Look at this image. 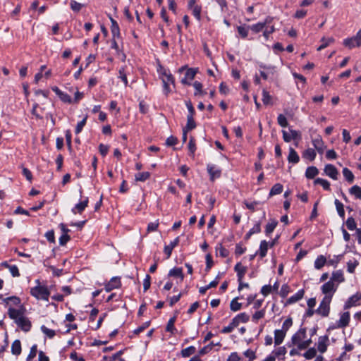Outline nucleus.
Returning a JSON list of instances; mask_svg holds the SVG:
<instances>
[{
  "mask_svg": "<svg viewBox=\"0 0 361 361\" xmlns=\"http://www.w3.org/2000/svg\"><path fill=\"white\" fill-rule=\"evenodd\" d=\"M151 176V173L148 171L140 172L135 175V181L145 182L149 179Z\"/></svg>",
  "mask_w": 361,
  "mask_h": 361,
  "instance_id": "nucleus-36",
  "label": "nucleus"
},
{
  "mask_svg": "<svg viewBox=\"0 0 361 361\" xmlns=\"http://www.w3.org/2000/svg\"><path fill=\"white\" fill-rule=\"evenodd\" d=\"M290 292V286L288 284L285 283V284L282 285L280 292H279V295L281 298H285L288 296V295L289 294Z\"/></svg>",
  "mask_w": 361,
  "mask_h": 361,
  "instance_id": "nucleus-53",
  "label": "nucleus"
},
{
  "mask_svg": "<svg viewBox=\"0 0 361 361\" xmlns=\"http://www.w3.org/2000/svg\"><path fill=\"white\" fill-rule=\"evenodd\" d=\"M8 315L10 319H13L16 322V320L24 315V308L15 309L10 307L8 310Z\"/></svg>",
  "mask_w": 361,
  "mask_h": 361,
  "instance_id": "nucleus-11",
  "label": "nucleus"
},
{
  "mask_svg": "<svg viewBox=\"0 0 361 361\" xmlns=\"http://www.w3.org/2000/svg\"><path fill=\"white\" fill-rule=\"evenodd\" d=\"M324 173L326 176L334 180L338 179V171L335 166L331 164H328L324 167Z\"/></svg>",
  "mask_w": 361,
  "mask_h": 361,
  "instance_id": "nucleus-12",
  "label": "nucleus"
},
{
  "mask_svg": "<svg viewBox=\"0 0 361 361\" xmlns=\"http://www.w3.org/2000/svg\"><path fill=\"white\" fill-rule=\"evenodd\" d=\"M249 29V26L246 25H240L237 27L238 34L244 39L247 37Z\"/></svg>",
  "mask_w": 361,
  "mask_h": 361,
  "instance_id": "nucleus-48",
  "label": "nucleus"
},
{
  "mask_svg": "<svg viewBox=\"0 0 361 361\" xmlns=\"http://www.w3.org/2000/svg\"><path fill=\"white\" fill-rule=\"evenodd\" d=\"M316 354H317L316 349L314 348H310L303 354V356L307 360H311L316 356Z\"/></svg>",
  "mask_w": 361,
  "mask_h": 361,
  "instance_id": "nucleus-56",
  "label": "nucleus"
},
{
  "mask_svg": "<svg viewBox=\"0 0 361 361\" xmlns=\"http://www.w3.org/2000/svg\"><path fill=\"white\" fill-rule=\"evenodd\" d=\"M350 317L349 312H345L341 314L339 320L337 322L338 328H345L348 326L350 322Z\"/></svg>",
  "mask_w": 361,
  "mask_h": 361,
  "instance_id": "nucleus-15",
  "label": "nucleus"
},
{
  "mask_svg": "<svg viewBox=\"0 0 361 361\" xmlns=\"http://www.w3.org/2000/svg\"><path fill=\"white\" fill-rule=\"evenodd\" d=\"M269 247V245L267 240H263L260 242L259 248L257 252L261 259L264 258L267 255Z\"/></svg>",
  "mask_w": 361,
  "mask_h": 361,
  "instance_id": "nucleus-22",
  "label": "nucleus"
},
{
  "mask_svg": "<svg viewBox=\"0 0 361 361\" xmlns=\"http://www.w3.org/2000/svg\"><path fill=\"white\" fill-rule=\"evenodd\" d=\"M218 345L220 346L221 343L219 342L214 343V342H211L209 344L204 346L202 349L199 351L200 355H204L205 354L209 353L213 348L214 346Z\"/></svg>",
  "mask_w": 361,
  "mask_h": 361,
  "instance_id": "nucleus-34",
  "label": "nucleus"
},
{
  "mask_svg": "<svg viewBox=\"0 0 361 361\" xmlns=\"http://www.w3.org/2000/svg\"><path fill=\"white\" fill-rule=\"evenodd\" d=\"M312 143L319 154H322L324 152L326 146L324 145V143L320 136L313 139L312 140Z\"/></svg>",
  "mask_w": 361,
  "mask_h": 361,
  "instance_id": "nucleus-19",
  "label": "nucleus"
},
{
  "mask_svg": "<svg viewBox=\"0 0 361 361\" xmlns=\"http://www.w3.org/2000/svg\"><path fill=\"white\" fill-rule=\"evenodd\" d=\"M188 149L190 152V155L192 157L195 154V152L196 151V145H195V140L193 137H191L188 143Z\"/></svg>",
  "mask_w": 361,
  "mask_h": 361,
  "instance_id": "nucleus-60",
  "label": "nucleus"
},
{
  "mask_svg": "<svg viewBox=\"0 0 361 361\" xmlns=\"http://www.w3.org/2000/svg\"><path fill=\"white\" fill-rule=\"evenodd\" d=\"M288 161L289 163L297 164L300 161V157L296 151L292 148H289V154L288 156Z\"/></svg>",
  "mask_w": 361,
  "mask_h": 361,
  "instance_id": "nucleus-26",
  "label": "nucleus"
},
{
  "mask_svg": "<svg viewBox=\"0 0 361 361\" xmlns=\"http://www.w3.org/2000/svg\"><path fill=\"white\" fill-rule=\"evenodd\" d=\"M350 195H354L357 199H361V188L358 185H353L349 189Z\"/></svg>",
  "mask_w": 361,
  "mask_h": 361,
  "instance_id": "nucleus-45",
  "label": "nucleus"
},
{
  "mask_svg": "<svg viewBox=\"0 0 361 361\" xmlns=\"http://www.w3.org/2000/svg\"><path fill=\"white\" fill-rule=\"evenodd\" d=\"M180 243V237H176L169 245H165L164 248V252L166 255V258L169 259L172 253V251L175 247H176Z\"/></svg>",
  "mask_w": 361,
  "mask_h": 361,
  "instance_id": "nucleus-14",
  "label": "nucleus"
},
{
  "mask_svg": "<svg viewBox=\"0 0 361 361\" xmlns=\"http://www.w3.org/2000/svg\"><path fill=\"white\" fill-rule=\"evenodd\" d=\"M89 200L88 197H86L84 200L76 204L73 208H72L71 212L73 214H82V212L85 209V208L88 206Z\"/></svg>",
  "mask_w": 361,
  "mask_h": 361,
  "instance_id": "nucleus-16",
  "label": "nucleus"
},
{
  "mask_svg": "<svg viewBox=\"0 0 361 361\" xmlns=\"http://www.w3.org/2000/svg\"><path fill=\"white\" fill-rule=\"evenodd\" d=\"M195 91V96H197L199 94L204 95L206 94V92L202 90L203 85L199 81H195L192 84Z\"/></svg>",
  "mask_w": 361,
  "mask_h": 361,
  "instance_id": "nucleus-40",
  "label": "nucleus"
},
{
  "mask_svg": "<svg viewBox=\"0 0 361 361\" xmlns=\"http://www.w3.org/2000/svg\"><path fill=\"white\" fill-rule=\"evenodd\" d=\"M286 335L284 331L281 329H276L274 331V344L279 345L283 341V339Z\"/></svg>",
  "mask_w": 361,
  "mask_h": 361,
  "instance_id": "nucleus-21",
  "label": "nucleus"
},
{
  "mask_svg": "<svg viewBox=\"0 0 361 361\" xmlns=\"http://www.w3.org/2000/svg\"><path fill=\"white\" fill-rule=\"evenodd\" d=\"M334 204L339 216L342 219H345V210L344 206L342 202H341L338 200L336 199L334 201Z\"/></svg>",
  "mask_w": 361,
  "mask_h": 361,
  "instance_id": "nucleus-37",
  "label": "nucleus"
},
{
  "mask_svg": "<svg viewBox=\"0 0 361 361\" xmlns=\"http://www.w3.org/2000/svg\"><path fill=\"white\" fill-rule=\"evenodd\" d=\"M111 31L113 35V38L120 37V28L118 23L112 18H111Z\"/></svg>",
  "mask_w": 361,
  "mask_h": 361,
  "instance_id": "nucleus-28",
  "label": "nucleus"
},
{
  "mask_svg": "<svg viewBox=\"0 0 361 361\" xmlns=\"http://www.w3.org/2000/svg\"><path fill=\"white\" fill-rule=\"evenodd\" d=\"M305 294V290L303 289L299 290L295 295L290 297L286 302L285 305H288L293 304L299 300H300Z\"/></svg>",
  "mask_w": 361,
  "mask_h": 361,
  "instance_id": "nucleus-18",
  "label": "nucleus"
},
{
  "mask_svg": "<svg viewBox=\"0 0 361 361\" xmlns=\"http://www.w3.org/2000/svg\"><path fill=\"white\" fill-rule=\"evenodd\" d=\"M207 170L212 181L219 178L221 175V170L214 164H208L207 165Z\"/></svg>",
  "mask_w": 361,
  "mask_h": 361,
  "instance_id": "nucleus-9",
  "label": "nucleus"
},
{
  "mask_svg": "<svg viewBox=\"0 0 361 361\" xmlns=\"http://www.w3.org/2000/svg\"><path fill=\"white\" fill-rule=\"evenodd\" d=\"M343 44L350 49L356 47H361V29L357 32L355 36L345 39Z\"/></svg>",
  "mask_w": 361,
  "mask_h": 361,
  "instance_id": "nucleus-4",
  "label": "nucleus"
},
{
  "mask_svg": "<svg viewBox=\"0 0 361 361\" xmlns=\"http://www.w3.org/2000/svg\"><path fill=\"white\" fill-rule=\"evenodd\" d=\"M287 350H286V348L283 346V347H279L276 350H275L274 351H273V354L272 355L273 356H274V357H279L280 356H283L286 355Z\"/></svg>",
  "mask_w": 361,
  "mask_h": 361,
  "instance_id": "nucleus-61",
  "label": "nucleus"
},
{
  "mask_svg": "<svg viewBox=\"0 0 361 361\" xmlns=\"http://www.w3.org/2000/svg\"><path fill=\"white\" fill-rule=\"evenodd\" d=\"M271 20V16H267L263 22H259L256 24L249 26L250 29L255 33H259L264 30L266 24L270 23Z\"/></svg>",
  "mask_w": 361,
  "mask_h": 361,
  "instance_id": "nucleus-10",
  "label": "nucleus"
},
{
  "mask_svg": "<svg viewBox=\"0 0 361 361\" xmlns=\"http://www.w3.org/2000/svg\"><path fill=\"white\" fill-rule=\"evenodd\" d=\"M161 71L160 73L162 75L161 80L163 82V92L164 94L168 97L169 93L171 92L169 84H172L175 86V80L173 75L169 71H167L162 67H161Z\"/></svg>",
  "mask_w": 361,
  "mask_h": 361,
  "instance_id": "nucleus-2",
  "label": "nucleus"
},
{
  "mask_svg": "<svg viewBox=\"0 0 361 361\" xmlns=\"http://www.w3.org/2000/svg\"><path fill=\"white\" fill-rule=\"evenodd\" d=\"M343 175L345 177V180L349 183H353L354 180V175L352 171L348 168H344L343 169Z\"/></svg>",
  "mask_w": 361,
  "mask_h": 361,
  "instance_id": "nucleus-47",
  "label": "nucleus"
},
{
  "mask_svg": "<svg viewBox=\"0 0 361 361\" xmlns=\"http://www.w3.org/2000/svg\"><path fill=\"white\" fill-rule=\"evenodd\" d=\"M168 276L170 277H178L180 278L181 280H183L184 279V274L183 273V269L181 267H174L171 269L169 271Z\"/></svg>",
  "mask_w": 361,
  "mask_h": 361,
  "instance_id": "nucleus-27",
  "label": "nucleus"
},
{
  "mask_svg": "<svg viewBox=\"0 0 361 361\" xmlns=\"http://www.w3.org/2000/svg\"><path fill=\"white\" fill-rule=\"evenodd\" d=\"M192 13L194 17L200 21L201 20V12H202V6L200 5H196L192 9Z\"/></svg>",
  "mask_w": 361,
  "mask_h": 361,
  "instance_id": "nucleus-52",
  "label": "nucleus"
},
{
  "mask_svg": "<svg viewBox=\"0 0 361 361\" xmlns=\"http://www.w3.org/2000/svg\"><path fill=\"white\" fill-rule=\"evenodd\" d=\"M334 42V39L333 37H329V38L322 37L321 39L322 44L317 48V51H321V50L325 49L326 47H327L329 44H331Z\"/></svg>",
  "mask_w": 361,
  "mask_h": 361,
  "instance_id": "nucleus-43",
  "label": "nucleus"
},
{
  "mask_svg": "<svg viewBox=\"0 0 361 361\" xmlns=\"http://www.w3.org/2000/svg\"><path fill=\"white\" fill-rule=\"evenodd\" d=\"M329 342V336L327 335L320 336L317 343V349L321 353H324L326 351L327 345Z\"/></svg>",
  "mask_w": 361,
  "mask_h": 361,
  "instance_id": "nucleus-17",
  "label": "nucleus"
},
{
  "mask_svg": "<svg viewBox=\"0 0 361 361\" xmlns=\"http://www.w3.org/2000/svg\"><path fill=\"white\" fill-rule=\"evenodd\" d=\"M361 300V294L357 293L350 296L345 302L344 309L348 310L353 306H356L357 303Z\"/></svg>",
  "mask_w": 361,
  "mask_h": 361,
  "instance_id": "nucleus-13",
  "label": "nucleus"
},
{
  "mask_svg": "<svg viewBox=\"0 0 361 361\" xmlns=\"http://www.w3.org/2000/svg\"><path fill=\"white\" fill-rule=\"evenodd\" d=\"M338 285H335L334 282L329 280L322 286L321 290L322 293L325 295H331L333 296L334 293L336 291Z\"/></svg>",
  "mask_w": 361,
  "mask_h": 361,
  "instance_id": "nucleus-6",
  "label": "nucleus"
},
{
  "mask_svg": "<svg viewBox=\"0 0 361 361\" xmlns=\"http://www.w3.org/2000/svg\"><path fill=\"white\" fill-rule=\"evenodd\" d=\"M196 351V348L195 346H189L186 348H184L181 350L180 354L183 357H190L191 355L194 354Z\"/></svg>",
  "mask_w": 361,
  "mask_h": 361,
  "instance_id": "nucleus-44",
  "label": "nucleus"
},
{
  "mask_svg": "<svg viewBox=\"0 0 361 361\" xmlns=\"http://www.w3.org/2000/svg\"><path fill=\"white\" fill-rule=\"evenodd\" d=\"M316 155H317V154L314 149L308 148L304 151L302 157L305 159H309L310 161H313V160H314Z\"/></svg>",
  "mask_w": 361,
  "mask_h": 361,
  "instance_id": "nucleus-38",
  "label": "nucleus"
},
{
  "mask_svg": "<svg viewBox=\"0 0 361 361\" xmlns=\"http://www.w3.org/2000/svg\"><path fill=\"white\" fill-rule=\"evenodd\" d=\"M314 183L315 185H317V184L321 185L322 186V188H324V190H327V191L331 190L330 183L327 180H325V179H323L321 178H317L314 180Z\"/></svg>",
  "mask_w": 361,
  "mask_h": 361,
  "instance_id": "nucleus-39",
  "label": "nucleus"
},
{
  "mask_svg": "<svg viewBox=\"0 0 361 361\" xmlns=\"http://www.w3.org/2000/svg\"><path fill=\"white\" fill-rule=\"evenodd\" d=\"M238 326V323L237 322V319H235L234 318L232 319L230 324L227 326H224L221 332L222 334H228L233 331V330Z\"/></svg>",
  "mask_w": 361,
  "mask_h": 361,
  "instance_id": "nucleus-33",
  "label": "nucleus"
},
{
  "mask_svg": "<svg viewBox=\"0 0 361 361\" xmlns=\"http://www.w3.org/2000/svg\"><path fill=\"white\" fill-rule=\"evenodd\" d=\"M125 67L123 66L121 67L119 71H118V78H121V80L123 82L125 86L126 87L128 84V78H127V75L126 73V70H125Z\"/></svg>",
  "mask_w": 361,
  "mask_h": 361,
  "instance_id": "nucleus-54",
  "label": "nucleus"
},
{
  "mask_svg": "<svg viewBox=\"0 0 361 361\" xmlns=\"http://www.w3.org/2000/svg\"><path fill=\"white\" fill-rule=\"evenodd\" d=\"M70 6L74 12H79L83 7V4L78 3L75 0H71L70 3Z\"/></svg>",
  "mask_w": 361,
  "mask_h": 361,
  "instance_id": "nucleus-59",
  "label": "nucleus"
},
{
  "mask_svg": "<svg viewBox=\"0 0 361 361\" xmlns=\"http://www.w3.org/2000/svg\"><path fill=\"white\" fill-rule=\"evenodd\" d=\"M277 121L279 125L283 128H286L288 125L287 118L283 114H279L278 116Z\"/></svg>",
  "mask_w": 361,
  "mask_h": 361,
  "instance_id": "nucleus-62",
  "label": "nucleus"
},
{
  "mask_svg": "<svg viewBox=\"0 0 361 361\" xmlns=\"http://www.w3.org/2000/svg\"><path fill=\"white\" fill-rule=\"evenodd\" d=\"M35 283H37V286L30 288V295L37 300L48 301L50 295V291L47 286H42L39 279H37Z\"/></svg>",
  "mask_w": 361,
  "mask_h": 361,
  "instance_id": "nucleus-1",
  "label": "nucleus"
},
{
  "mask_svg": "<svg viewBox=\"0 0 361 361\" xmlns=\"http://www.w3.org/2000/svg\"><path fill=\"white\" fill-rule=\"evenodd\" d=\"M17 326L23 331L28 332L30 331L32 327V323L30 319L24 315L19 318L15 322Z\"/></svg>",
  "mask_w": 361,
  "mask_h": 361,
  "instance_id": "nucleus-7",
  "label": "nucleus"
},
{
  "mask_svg": "<svg viewBox=\"0 0 361 361\" xmlns=\"http://www.w3.org/2000/svg\"><path fill=\"white\" fill-rule=\"evenodd\" d=\"M332 295H325L321 301L319 307L315 310V312L322 317H327L330 312V303L331 302Z\"/></svg>",
  "mask_w": 361,
  "mask_h": 361,
  "instance_id": "nucleus-3",
  "label": "nucleus"
},
{
  "mask_svg": "<svg viewBox=\"0 0 361 361\" xmlns=\"http://www.w3.org/2000/svg\"><path fill=\"white\" fill-rule=\"evenodd\" d=\"M213 264H214V262H213V259H212V257L211 254L209 253V254H207L206 255V268H205V271L206 272L209 271V270L212 267Z\"/></svg>",
  "mask_w": 361,
  "mask_h": 361,
  "instance_id": "nucleus-64",
  "label": "nucleus"
},
{
  "mask_svg": "<svg viewBox=\"0 0 361 361\" xmlns=\"http://www.w3.org/2000/svg\"><path fill=\"white\" fill-rule=\"evenodd\" d=\"M330 280L334 283L338 282L339 283L343 282L345 281V278L343 276V274L342 271L338 270V271H334L332 273V276H331Z\"/></svg>",
  "mask_w": 361,
  "mask_h": 361,
  "instance_id": "nucleus-29",
  "label": "nucleus"
},
{
  "mask_svg": "<svg viewBox=\"0 0 361 361\" xmlns=\"http://www.w3.org/2000/svg\"><path fill=\"white\" fill-rule=\"evenodd\" d=\"M319 173V170L315 166H309L305 171V176L308 179L314 178Z\"/></svg>",
  "mask_w": 361,
  "mask_h": 361,
  "instance_id": "nucleus-32",
  "label": "nucleus"
},
{
  "mask_svg": "<svg viewBox=\"0 0 361 361\" xmlns=\"http://www.w3.org/2000/svg\"><path fill=\"white\" fill-rule=\"evenodd\" d=\"M306 337V329L301 328L295 334H294L291 338V343H288V347L296 345L298 346L299 343L302 342V340Z\"/></svg>",
  "mask_w": 361,
  "mask_h": 361,
  "instance_id": "nucleus-5",
  "label": "nucleus"
},
{
  "mask_svg": "<svg viewBox=\"0 0 361 361\" xmlns=\"http://www.w3.org/2000/svg\"><path fill=\"white\" fill-rule=\"evenodd\" d=\"M176 320V316H173V317H171L169 319V321L167 322V324H166V331L167 332H170L173 335H174V334H176L177 333V329H176V328L174 326Z\"/></svg>",
  "mask_w": 361,
  "mask_h": 361,
  "instance_id": "nucleus-24",
  "label": "nucleus"
},
{
  "mask_svg": "<svg viewBox=\"0 0 361 361\" xmlns=\"http://www.w3.org/2000/svg\"><path fill=\"white\" fill-rule=\"evenodd\" d=\"M262 102L265 105H268L271 104V96L269 94V92L265 90L262 91Z\"/></svg>",
  "mask_w": 361,
  "mask_h": 361,
  "instance_id": "nucleus-57",
  "label": "nucleus"
},
{
  "mask_svg": "<svg viewBox=\"0 0 361 361\" xmlns=\"http://www.w3.org/2000/svg\"><path fill=\"white\" fill-rule=\"evenodd\" d=\"M185 69H186V72L185 73V77L188 78L189 80H192L195 78V76L197 73V71L192 68H187V66H182L179 69V71L182 72Z\"/></svg>",
  "mask_w": 361,
  "mask_h": 361,
  "instance_id": "nucleus-31",
  "label": "nucleus"
},
{
  "mask_svg": "<svg viewBox=\"0 0 361 361\" xmlns=\"http://www.w3.org/2000/svg\"><path fill=\"white\" fill-rule=\"evenodd\" d=\"M59 97L64 103H67V104H72L73 103V99L71 97V96L69 94H68L67 93L64 92H62L60 94V95L59 96Z\"/></svg>",
  "mask_w": 361,
  "mask_h": 361,
  "instance_id": "nucleus-63",
  "label": "nucleus"
},
{
  "mask_svg": "<svg viewBox=\"0 0 361 361\" xmlns=\"http://www.w3.org/2000/svg\"><path fill=\"white\" fill-rule=\"evenodd\" d=\"M278 225V221L276 219H270L268 224L265 226V234L267 236H269L271 233L274 231Z\"/></svg>",
  "mask_w": 361,
  "mask_h": 361,
  "instance_id": "nucleus-23",
  "label": "nucleus"
},
{
  "mask_svg": "<svg viewBox=\"0 0 361 361\" xmlns=\"http://www.w3.org/2000/svg\"><path fill=\"white\" fill-rule=\"evenodd\" d=\"M238 298H233L230 303V308L233 312L240 310L242 307V304L238 302Z\"/></svg>",
  "mask_w": 361,
  "mask_h": 361,
  "instance_id": "nucleus-49",
  "label": "nucleus"
},
{
  "mask_svg": "<svg viewBox=\"0 0 361 361\" xmlns=\"http://www.w3.org/2000/svg\"><path fill=\"white\" fill-rule=\"evenodd\" d=\"M265 315V310L262 309L261 310L257 311L252 317V322L257 323L259 319L263 318Z\"/></svg>",
  "mask_w": 361,
  "mask_h": 361,
  "instance_id": "nucleus-55",
  "label": "nucleus"
},
{
  "mask_svg": "<svg viewBox=\"0 0 361 361\" xmlns=\"http://www.w3.org/2000/svg\"><path fill=\"white\" fill-rule=\"evenodd\" d=\"M40 329L42 333L45 334L49 338H53L56 335L54 330L50 329L44 325H42Z\"/></svg>",
  "mask_w": 361,
  "mask_h": 361,
  "instance_id": "nucleus-50",
  "label": "nucleus"
},
{
  "mask_svg": "<svg viewBox=\"0 0 361 361\" xmlns=\"http://www.w3.org/2000/svg\"><path fill=\"white\" fill-rule=\"evenodd\" d=\"M273 21H274V18L271 17V20L270 23L266 24V26L264 28V30L263 32V36L267 39L269 38V35L271 34H272L273 32H274V31H275V27H274V25L273 23Z\"/></svg>",
  "mask_w": 361,
  "mask_h": 361,
  "instance_id": "nucleus-25",
  "label": "nucleus"
},
{
  "mask_svg": "<svg viewBox=\"0 0 361 361\" xmlns=\"http://www.w3.org/2000/svg\"><path fill=\"white\" fill-rule=\"evenodd\" d=\"M21 343L18 339L15 340L11 345V353L14 355H19L21 353Z\"/></svg>",
  "mask_w": 361,
  "mask_h": 361,
  "instance_id": "nucleus-30",
  "label": "nucleus"
},
{
  "mask_svg": "<svg viewBox=\"0 0 361 361\" xmlns=\"http://www.w3.org/2000/svg\"><path fill=\"white\" fill-rule=\"evenodd\" d=\"M345 225L348 230L353 231L356 230V222L355 221V219L353 216H350L345 221Z\"/></svg>",
  "mask_w": 361,
  "mask_h": 361,
  "instance_id": "nucleus-51",
  "label": "nucleus"
},
{
  "mask_svg": "<svg viewBox=\"0 0 361 361\" xmlns=\"http://www.w3.org/2000/svg\"><path fill=\"white\" fill-rule=\"evenodd\" d=\"M326 262V259L323 255H319L314 261V268L317 269H322Z\"/></svg>",
  "mask_w": 361,
  "mask_h": 361,
  "instance_id": "nucleus-41",
  "label": "nucleus"
},
{
  "mask_svg": "<svg viewBox=\"0 0 361 361\" xmlns=\"http://www.w3.org/2000/svg\"><path fill=\"white\" fill-rule=\"evenodd\" d=\"M234 270L237 273L238 281H242L247 271V267L238 262L234 267Z\"/></svg>",
  "mask_w": 361,
  "mask_h": 361,
  "instance_id": "nucleus-20",
  "label": "nucleus"
},
{
  "mask_svg": "<svg viewBox=\"0 0 361 361\" xmlns=\"http://www.w3.org/2000/svg\"><path fill=\"white\" fill-rule=\"evenodd\" d=\"M195 128L196 123L193 117H191V116H187V124L183 129L185 130V131H190Z\"/></svg>",
  "mask_w": 361,
  "mask_h": 361,
  "instance_id": "nucleus-42",
  "label": "nucleus"
},
{
  "mask_svg": "<svg viewBox=\"0 0 361 361\" xmlns=\"http://www.w3.org/2000/svg\"><path fill=\"white\" fill-rule=\"evenodd\" d=\"M121 286V278L118 276H114L112 277L111 280L105 284L104 289L106 292H110L114 289L120 288Z\"/></svg>",
  "mask_w": 361,
  "mask_h": 361,
  "instance_id": "nucleus-8",
  "label": "nucleus"
},
{
  "mask_svg": "<svg viewBox=\"0 0 361 361\" xmlns=\"http://www.w3.org/2000/svg\"><path fill=\"white\" fill-rule=\"evenodd\" d=\"M37 353V345L36 344H35L31 347L26 361H31L33 358H35L36 357Z\"/></svg>",
  "mask_w": 361,
  "mask_h": 361,
  "instance_id": "nucleus-58",
  "label": "nucleus"
},
{
  "mask_svg": "<svg viewBox=\"0 0 361 361\" xmlns=\"http://www.w3.org/2000/svg\"><path fill=\"white\" fill-rule=\"evenodd\" d=\"M234 319H237V322H238V323L239 324L240 322H242V323H247L249 321V319H250V317L245 312H242V313H240V314H237L234 317Z\"/></svg>",
  "mask_w": 361,
  "mask_h": 361,
  "instance_id": "nucleus-46",
  "label": "nucleus"
},
{
  "mask_svg": "<svg viewBox=\"0 0 361 361\" xmlns=\"http://www.w3.org/2000/svg\"><path fill=\"white\" fill-rule=\"evenodd\" d=\"M283 185L281 183H276L271 188L269 196L272 197L274 195L281 194L283 192Z\"/></svg>",
  "mask_w": 361,
  "mask_h": 361,
  "instance_id": "nucleus-35",
  "label": "nucleus"
}]
</instances>
